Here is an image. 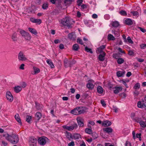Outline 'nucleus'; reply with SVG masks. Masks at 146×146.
<instances>
[{
  "label": "nucleus",
  "instance_id": "obj_51",
  "mask_svg": "<svg viewBox=\"0 0 146 146\" xmlns=\"http://www.w3.org/2000/svg\"><path fill=\"white\" fill-rule=\"evenodd\" d=\"M125 82L128 83L129 82V80L127 79H122L120 80V82Z\"/></svg>",
  "mask_w": 146,
  "mask_h": 146
},
{
  "label": "nucleus",
  "instance_id": "obj_41",
  "mask_svg": "<svg viewBox=\"0 0 146 146\" xmlns=\"http://www.w3.org/2000/svg\"><path fill=\"white\" fill-rule=\"evenodd\" d=\"M48 3H44L42 5V8L44 9H46L48 8Z\"/></svg>",
  "mask_w": 146,
  "mask_h": 146
},
{
  "label": "nucleus",
  "instance_id": "obj_61",
  "mask_svg": "<svg viewBox=\"0 0 146 146\" xmlns=\"http://www.w3.org/2000/svg\"><path fill=\"white\" fill-rule=\"evenodd\" d=\"M125 146H131V143L129 142L126 141L125 143Z\"/></svg>",
  "mask_w": 146,
  "mask_h": 146
},
{
  "label": "nucleus",
  "instance_id": "obj_13",
  "mask_svg": "<svg viewBox=\"0 0 146 146\" xmlns=\"http://www.w3.org/2000/svg\"><path fill=\"white\" fill-rule=\"evenodd\" d=\"M68 37L70 39L73 40H75L76 38V36L75 33L73 32L69 33L68 35Z\"/></svg>",
  "mask_w": 146,
  "mask_h": 146
},
{
  "label": "nucleus",
  "instance_id": "obj_53",
  "mask_svg": "<svg viewBox=\"0 0 146 146\" xmlns=\"http://www.w3.org/2000/svg\"><path fill=\"white\" fill-rule=\"evenodd\" d=\"M119 96L123 98H124L126 97V94L124 93H122L119 94Z\"/></svg>",
  "mask_w": 146,
  "mask_h": 146
},
{
  "label": "nucleus",
  "instance_id": "obj_52",
  "mask_svg": "<svg viewBox=\"0 0 146 146\" xmlns=\"http://www.w3.org/2000/svg\"><path fill=\"white\" fill-rule=\"evenodd\" d=\"M77 42L78 43H79L80 44H83L82 40L80 39L79 38H78L77 39Z\"/></svg>",
  "mask_w": 146,
  "mask_h": 146
},
{
  "label": "nucleus",
  "instance_id": "obj_48",
  "mask_svg": "<svg viewBox=\"0 0 146 146\" xmlns=\"http://www.w3.org/2000/svg\"><path fill=\"white\" fill-rule=\"evenodd\" d=\"M127 40L128 42L131 44H133V41L131 40L130 37L128 36L127 38Z\"/></svg>",
  "mask_w": 146,
  "mask_h": 146
},
{
  "label": "nucleus",
  "instance_id": "obj_9",
  "mask_svg": "<svg viewBox=\"0 0 146 146\" xmlns=\"http://www.w3.org/2000/svg\"><path fill=\"white\" fill-rule=\"evenodd\" d=\"M65 135L66 138L70 141H71L73 139V136L70 132L66 131L65 132Z\"/></svg>",
  "mask_w": 146,
  "mask_h": 146
},
{
  "label": "nucleus",
  "instance_id": "obj_30",
  "mask_svg": "<svg viewBox=\"0 0 146 146\" xmlns=\"http://www.w3.org/2000/svg\"><path fill=\"white\" fill-rule=\"evenodd\" d=\"M46 62L52 68H54V67L52 62L51 60L49 59H47L46 60Z\"/></svg>",
  "mask_w": 146,
  "mask_h": 146
},
{
  "label": "nucleus",
  "instance_id": "obj_11",
  "mask_svg": "<svg viewBox=\"0 0 146 146\" xmlns=\"http://www.w3.org/2000/svg\"><path fill=\"white\" fill-rule=\"evenodd\" d=\"M113 89H115L114 90V93L116 94H117L119 92L122 90V88L121 87H115Z\"/></svg>",
  "mask_w": 146,
  "mask_h": 146
},
{
  "label": "nucleus",
  "instance_id": "obj_39",
  "mask_svg": "<svg viewBox=\"0 0 146 146\" xmlns=\"http://www.w3.org/2000/svg\"><path fill=\"white\" fill-rule=\"evenodd\" d=\"M85 132L87 133L90 134L92 133V130L90 128H87L85 129Z\"/></svg>",
  "mask_w": 146,
  "mask_h": 146
},
{
  "label": "nucleus",
  "instance_id": "obj_10",
  "mask_svg": "<svg viewBox=\"0 0 146 146\" xmlns=\"http://www.w3.org/2000/svg\"><path fill=\"white\" fill-rule=\"evenodd\" d=\"M18 57L19 59L21 60L24 61L27 59L25 57V56L23 55V53L21 52H20L19 54Z\"/></svg>",
  "mask_w": 146,
  "mask_h": 146
},
{
  "label": "nucleus",
  "instance_id": "obj_64",
  "mask_svg": "<svg viewBox=\"0 0 146 146\" xmlns=\"http://www.w3.org/2000/svg\"><path fill=\"white\" fill-rule=\"evenodd\" d=\"M128 54L130 56L133 55V52L131 50L128 51Z\"/></svg>",
  "mask_w": 146,
  "mask_h": 146
},
{
  "label": "nucleus",
  "instance_id": "obj_63",
  "mask_svg": "<svg viewBox=\"0 0 146 146\" xmlns=\"http://www.w3.org/2000/svg\"><path fill=\"white\" fill-rule=\"evenodd\" d=\"M88 123L92 125H94L95 124L94 122L92 121H89Z\"/></svg>",
  "mask_w": 146,
  "mask_h": 146
},
{
  "label": "nucleus",
  "instance_id": "obj_42",
  "mask_svg": "<svg viewBox=\"0 0 146 146\" xmlns=\"http://www.w3.org/2000/svg\"><path fill=\"white\" fill-rule=\"evenodd\" d=\"M119 13L121 15L126 16L127 15L126 12L125 11L122 10L120 11Z\"/></svg>",
  "mask_w": 146,
  "mask_h": 146
},
{
  "label": "nucleus",
  "instance_id": "obj_14",
  "mask_svg": "<svg viewBox=\"0 0 146 146\" xmlns=\"http://www.w3.org/2000/svg\"><path fill=\"white\" fill-rule=\"evenodd\" d=\"M111 124V122L109 121L106 120L104 121L102 124L103 126L104 127H107L110 125Z\"/></svg>",
  "mask_w": 146,
  "mask_h": 146
},
{
  "label": "nucleus",
  "instance_id": "obj_46",
  "mask_svg": "<svg viewBox=\"0 0 146 146\" xmlns=\"http://www.w3.org/2000/svg\"><path fill=\"white\" fill-rule=\"evenodd\" d=\"M131 13L134 16H137L139 15L137 11H132L131 12Z\"/></svg>",
  "mask_w": 146,
  "mask_h": 146
},
{
  "label": "nucleus",
  "instance_id": "obj_56",
  "mask_svg": "<svg viewBox=\"0 0 146 146\" xmlns=\"http://www.w3.org/2000/svg\"><path fill=\"white\" fill-rule=\"evenodd\" d=\"M135 114L134 113H132L131 114V117L133 120L135 118Z\"/></svg>",
  "mask_w": 146,
  "mask_h": 146
},
{
  "label": "nucleus",
  "instance_id": "obj_29",
  "mask_svg": "<svg viewBox=\"0 0 146 146\" xmlns=\"http://www.w3.org/2000/svg\"><path fill=\"white\" fill-rule=\"evenodd\" d=\"M33 70H34V74H36L40 72V69L34 66L33 67Z\"/></svg>",
  "mask_w": 146,
  "mask_h": 146
},
{
  "label": "nucleus",
  "instance_id": "obj_7",
  "mask_svg": "<svg viewBox=\"0 0 146 146\" xmlns=\"http://www.w3.org/2000/svg\"><path fill=\"white\" fill-rule=\"evenodd\" d=\"M142 103L141 102L139 101L137 103V106L139 108H144L146 110V102H145L143 100Z\"/></svg>",
  "mask_w": 146,
  "mask_h": 146
},
{
  "label": "nucleus",
  "instance_id": "obj_12",
  "mask_svg": "<svg viewBox=\"0 0 146 146\" xmlns=\"http://www.w3.org/2000/svg\"><path fill=\"white\" fill-rule=\"evenodd\" d=\"M77 127V124L76 123H74L71 126H69L68 131H71L76 129Z\"/></svg>",
  "mask_w": 146,
  "mask_h": 146
},
{
  "label": "nucleus",
  "instance_id": "obj_28",
  "mask_svg": "<svg viewBox=\"0 0 146 146\" xmlns=\"http://www.w3.org/2000/svg\"><path fill=\"white\" fill-rule=\"evenodd\" d=\"M64 65L66 67H67L68 66L70 67V63L68 61L67 59L64 60Z\"/></svg>",
  "mask_w": 146,
  "mask_h": 146
},
{
  "label": "nucleus",
  "instance_id": "obj_26",
  "mask_svg": "<svg viewBox=\"0 0 146 146\" xmlns=\"http://www.w3.org/2000/svg\"><path fill=\"white\" fill-rule=\"evenodd\" d=\"M12 39L14 41H17V34L16 33H14L12 36Z\"/></svg>",
  "mask_w": 146,
  "mask_h": 146
},
{
  "label": "nucleus",
  "instance_id": "obj_8",
  "mask_svg": "<svg viewBox=\"0 0 146 146\" xmlns=\"http://www.w3.org/2000/svg\"><path fill=\"white\" fill-rule=\"evenodd\" d=\"M77 120L80 127H83L84 126V120L80 118H77Z\"/></svg>",
  "mask_w": 146,
  "mask_h": 146
},
{
  "label": "nucleus",
  "instance_id": "obj_34",
  "mask_svg": "<svg viewBox=\"0 0 146 146\" xmlns=\"http://www.w3.org/2000/svg\"><path fill=\"white\" fill-rule=\"evenodd\" d=\"M140 126L141 127L145 128L146 127V123L143 121L141 120L139 123Z\"/></svg>",
  "mask_w": 146,
  "mask_h": 146
},
{
  "label": "nucleus",
  "instance_id": "obj_37",
  "mask_svg": "<svg viewBox=\"0 0 146 146\" xmlns=\"http://www.w3.org/2000/svg\"><path fill=\"white\" fill-rule=\"evenodd\" d=\"M140 84L139 83H136L133 87V88L135 90H138L140 88Z\"/></svg>",
  "mask_w": 146,
  "mask_h": 146
},
{
  "label": "nucleus",
  "instance_id": "obj_58",
  "mask_svg": "<svg viewBox=\"0 0 146 146\" xmlns=\"http://www.w3.org/2000/svg\"><path fill=\"white\" fill-rule=\"evenodd\" d=\"M118 50L122 53L125 54V52L124 51H123L121 48H119Z\"/></svg>",
  "mask_w": 146,
  "mask_h": 146
},
{
  "label": "nucleus",
  "instance_id": "obj_44",
  "mask_svg": "<svg viewBox=\"0 0 146 146\" xmlns=\"http://www.w3.org/2000/svg\"><path fill=\"white\" fill-rule=\"evenodd\" d=\"M34 23H37L38 24H40L41 23V20L40 19H35Z\"/></svg>",
  "mask_w": 146,
  "mask_h": 146
},
{
  "label": "nucleus",
  "instance_id": "obj_17",
  "mask_svg": "<svg viewBox=\"0 0 146 146\" xmlns=\"http://www.w3.org/2000/svg\"><path fill=\"white\" fill-rule=\"evenodd\" d=\"M15 117L17 121L19 123V124L21 125L22 122L19 115L18 114H16L15 115Z\"/></svg>",
  "mask_w": 146,
  "mask_h": 146
},
{
  "label": "nucleus",
  "instance_id": "obj_19",
  "mask_svg": "<svg viewBox=\"0 0 146 146\" xmlns=\"http://www.w3.org/2000/svg\"><path fill=\"white\" fill-rule=\"evenodd\" d=\"M23 37L26 40L28 41H30L31 38V35L28 32Z\"/></svg>",
  "mask_w": 146,
  "mask_h": 146
},
{
  "label": "nucleus",
  "instance_id": "obj_2",
  "mask_svg": "<svg viewBox=\"0 0 146 146\" xmlns=\"http://www.w3.org/2000/svg\"><path fill=\"white\" fill-rule=\"evenodd\" d=\"M61 23L64 26H66L70 27L72 24V22L74 21L68 17H66L62 19L61 20Z\"/></svg>",
  "mask_w": 146,
  "mask_h": 146
},
{
  "label": "nucleus",
  "instance_id": "obj_59",
  "mask_svg": "<svg viewBox=\"0 0 146 146\" xmlns=\"http://www.w3.org/2000/svg\"><path fill=\"white\" fill-rule=\"evenodd\" d=\"M82 0H78V1H77L78 5L79 6H80L81 4L82 3Z\"/></svg>",
  "mask_w": 146,
  "mask_h": 146
},
{
  "label": "nucleus",
  "instance_id": "obj_5",
  "mask_svg": "<svg viewBox=\"0 0 146 146\" xmlns=\"http://www.w3.org/2000/svg\"><path fill=\"white\" fill-rule=\"evenodd\" d=\"M48 139L46 137L43 136L40 137L38 139V141L39 144L42 145H44L47 141Z\"/></svg>",
  "mask_w": 146,
  "mask_h": 146
},
{
  "label": "nucleus",
  "instance_id": "obj_38",
  "mask_svg": "<svg viewBox=\"0 0 146 146\" xmlns=\"http://www.w3.org/2000/svg\"><path fill=\"white\" fill-rule=\"evenodd\" d=\"M117 61L118 64H121L124 62V60L122 58H118Z\"/></svg>",
  "mask_w": 146,
  "mask_h": 146
},
{
  "label": "nucleus",
  "instance_id": "obj_55",
  "mask_svg": "<svg viewBox=\"0 0 146 146\" xmlns=\"http://www.w3.org/2000/svg\"><path fill=\"white\" fill-rule=\"evenodd\" d=\"M101 103L102 106H105L106 105L105 101L103 100H101Z\"/></svg>",
  "mask_w": 146,
  "mask_h": 146
},
{
  "label": "nucleus",
  "instance_id": "obj_1",
  "mask_svg": "<svg viewBox=\"0 0 146 146\" xmlns=\"http://www.w3.org/2000/svg\"><path fill=\"white\" fill-rule=\"evenodd\" d=\"M3 136L5 137L6 139L13 144L17 143L19 141L18 136L17 135L12 134L9 135L5 133L3 134Z\"/></svg>",
  "mask_w": 146,
  "mask_h": 146
},
{
  "label": "nucleus",
  "instance_id": "obj_3",
  "mask_svg": "<svg viewBox=\"0 0 146 146\" xmlns=\"http://www.w3.org/2000/svg\"><path fill=\"white\" fill-rule=\"evenodd\" d=\"M85 112V108L83 107H77L74 110H71L70 113L75 115H78L83 113Z\"/></svg>",
  "mask_w": 146,
  "mask_h": 146
},
{
  "label": "nucleus",
  "instance_id": "obj_27",
  "mask_svg": "<svg viewBox=\"0 0 146 146\" xmlns=\"http://www.w3.org/2000/svg\"><path fill=\"white\" fill-rule=\"evenodd\" d=\"M42 114L40 112H37L36 113L35 115V117L37 118L38 120H39L42 117Z\"/></svg>",
  "mask_w": 146,
  "mask_h": 146
},
{
  "label": "nucleus",
  "instance_id": "obj_15",
  "mask_svg": "<svg viewBox=\"0 0 146 146\" xmlns=\"http://www.w3.org/2000/svg\"><path fill=\"white\" fill-rule=\"evenodd\" d=\"M103 129L104 131L108 133H111L113 131L112 129L110 127H106L104 128Z\"/></svg>",
  "mask_w": 146,
  "mask_h": 146
},
{
  "label": "nucleus",
  "instance_id": "obj_54",
  "mask_svg": "<svg viewBox=\"0 0 146 146\" xmlns=\"http://www.w3.org/2000/svg\"><path fill=\"white\" fill-rule=\"evenodd\" d=\"M74 145L75 144L74 142L73 141H72L68 144V146H74Z\"/></svg>",
  "mask_w": 146,
  "mask_h": 146
},
{
  "label": "nucleus",
  "instance_id": "obj_60",
  "mask_svg": "<svg viewBox=\"0 0 146 146\" xmlns=\"http://www.w3.org/2000/svg\"><path fill=\"white\" fill-rule=\"evenodd\" d=\"M140 46L141 48L144 49L145 47H146V44H142L140 45Z\"/></svg>",
  "mask_w": 146,
  "mask_h": 146
},
{
  "label": "nucleus",
  "instance_id": "obj_23",
  "mask_svg": "<svg viewBox=\"0 0 146 146\" xmlns=\"http://www.w3.org/2000/svg\"><path fill=\"white\" fill-rule=\"evenodd\" d=\"M125 73V71H119L117 72V75L118 77L123 76Z\"/></svg>",
  "mask_w": 146,
  "mask_h": 146
},
{
  "label": "nucleus",
  "instance_id": "obj_40",
  "mask_svg": "<svg viewBox=\"0 0 146 146\" xmlns=\"http://www.w3.org/2000/svg\"><path fill=\"white\" fill-rule=\"evenodd\" d=\"M85 50L87 52H89L92 54L93 53L92 51L91 48H89L87 46L85 47Z\"/></svg>",
  "mask_w": 146,
  "mask_h": 146
},
{
  "label": "nucleus",
  "instance_id": "obj_25",
  "mask_svg": "<svg viewBox=\"0 0 146 146\" xmlns=\"http://www.w3.org/2000/svg\"><path fill=\"white\" fill-rule=\"evenodd\" d=\"M111 24L113 27H117L119 25V22L117 21H115L112 22Z\"/></svg>",
  "mask_w": 146,
  "mask_h": 146
},
{
  "label": "nucleus",
  "instance_id": "obj_49",
  "mask_svg": "<svg viewBox=\"0 0 146 146\" xmlns=\"http://www.w3.org/2000/svg\"><path fill=\"white\" fill-rule=\"evenodd\" d=\"M69 62L70 63V67L72 66L73 64H75L76 63V61L74 60L71 61H69Z\"/></svg>",
  "mask_w": 146,
  "mask_h": 146
},
{
  "label": "nucleus",
  "instance_id": "obj_20",
  "mask_svg": "<svg viewBox=\"0 0 146 146\" xmlns=\"http://www.w3.org/2000/svg\"><path fill=\"white\" fill-rule=\"evenodd\" d=\"M86 87L89 89L92 90L94 88V85L92 83L88 82L87 84Z\"/></svg>",
  "mask_w": 146,
  "mask_h": 146
},
{
  "label": "nucleus",
  "instance_id": "obj_22",
  "mask_svg": "<svg viewBox=\"0 0 146 146\" xmlns=\"http://www.w3.org/2000/svg\"><path fill=\"white\" fill-rule=\"evenodd\" d=\"M125 24L128 25H131L133 24V21L130 19H127L125 20Z\"/></svg>",
  "mask_w": 146,
  "mask_h": 146
},
{
  "label": "nucleus",
  "instance_id": "obj_43",
  "mask_svg": "<svg viewBox=\"0 0 146 146\" xmlns=\"http://www.w3.org/2000/svg\"><path fill=\"white\" fill-rule=\"evenodd\" d=\"M92 139H96L97 137V134L95 133H92Z\"/></svg>",
  "mask_w": 146,
  "mask_h": 146
},
{
  "label": "nucleus",
  "instance_id": "obj_36",
  "mask_svg": "<svg viewBox=\"0 0 146 146\" xmlns=\"http://www.w3.org/2000/svg\"><path fill=\"white\" fill-rule=\"evenodd\" d=\"M141 120L142 119L141 117H135L133 120L137 123H139L141 121Z\"/></svg>",
  "mask_w": 146,
  "mask_h": 146
},
{
  "label": "nucleus",
  "instance_id": "obj_57",
  "mask_svg": "<svg viewBox=\"0 0 146 146\" xmlns=\"http://www.w3.org/2000/svg\"><path fill=\"white\" fill-rule=\"evenodd\" d=\"M139 93V92L137 90H135L133 93L134 95H135V96H137Z\"/></svg>",
  "mask_w": 146,
  "mask_h": 146
},
{
  "label": "nucleus",
  "instance_id": "obj_47",
  "mask_svg": "<svg viewBox=\"0 0 146 146\" xmlns=\"http://www.w3.org/2000/svg\"><path fill=\"white\" fill-rule=\"evenodd\" d=\"M119 54L118 53L113 54V57L115 59H117L119 57Z\"/></svg>",
  "mask_w": 146,
  "mask_h": 146
},
{
  "label": "nucleus",
  "instance_id": "obj_35",
  "mask_svg": "<svg viewBox=\"0 0 146 146\" xmlns=\"http://www.w3.org/2000/svg\"><path fill=\"white\" fill-rule=\"evenodd\" d=\"M72 48L73 50L75 51H77L79 48V46L76 44H75L73 45Z\"/></svg>",
  "mask_w": 146,
  "mask_h": 146
},
{
  "label": "nucleus",
  "instance_id": "obj_50",
  "mask_svg": "<svg viewBox=\"0 0 146 146\" xmlns=\"http://www.w3.org/2000/svg\"><path fill=\"white\" fill-rule=\"evenodd\" d=\"M138 29H139L143 33H145L146 32V30L142 28L141 27H138Z\"/></svg>",
  "mask_w": 146,
  "mask_h": 146
},
{
  "label": "nucleus",
  "instance_id": "obj_24",
  "mask_svg": "<svg viewBox=\"0 0 146 146\" xmlns=\"http://www.w3.org/2000/svg\"><path fill=\"white\" fill-rule=\"evenodd\" d=\"M22 88L20 86H17L14 87V90L16 93H18L21 90Z\"/></svg>",
  "mask_w": 146,
  "mask_h": 146
},
{
  "label": "nucleus",
  "instance_id": "obj_21",
  "mask_svg": "<svg viewBox=\"0 0 146 146\" xmlns=\"http://www.w3.org/2000/svg\"><path fill=\"white\" fill-rule=\"evenodd\" d=\"M29 31L32 34H33L35 35H37V32L35 29L32 28L30 27L28 28Z\"/></svg>",
  "mask_w": 146,
  "mask_h": 146
},
{
  "label": "nucleus",
  "instance_id": "obj_18",
  "mask_svg": "<svg viewBox=\"0 0 146 146\" xmlns=\"http://www.w3.org/2000/svg\"><path fill=\"white\" fill-rule=\"evenodd\" d=\"M97 92L100 94H102L103 93L104 90L103 88L100 86H98L97 88Z\"/></svg>",
  "mask_w": 146,
  "mask_h": 146
},
{
  "label": "nucleus",
  "instance_id": "obj_16",
  "mask_svg": "<svg viewBox=\"0 0 146 146\" xmlns=\"http://www.w3.org/2000/svg\"><path fill=\"white\" fill-rule=\"evenodd\" d=\"M106 55V53L104 52H103V54H100L98 56L99 60L101 61H103L104 60V57Z\"/></svg>",
  "mask_w": 146,
  "mask_h": 146
},
{
  "label": "nucleus",
  "instance_id": "obj_31",
  "mask_svg": "<svg viewBox=\"0 0 146 146\" xmlns=\"http://www.w3.org/2000/svg\"><path fill=\"white\" fill-rule=\"evenodd\" d=\"M73 139L74 138L76 140L79 139L80 138H81L80 135L78 133H75L73 135Z\"/></svg>",
  "mask_w": 146,
  "mask_h": 146
},
{
  "label": "nucleus",
  "instance_id": "obj_4",
  "mask_svg": "<svg viewBox=\"0 0 146 146\" xmlns=\"http://www.w3.org/2000/svg\"><path fill=\"white\" fill-rule=\"evenodd\" d=\"M36 139L34 137H30L29 140V143L30 146H36Z\"/></svg>",
  "mask_w": 146,
  "mask_h": 146
},
{
  "label": "nucleus",
  "instance_id": "obj_33",
  "mask_svg": "<svg viewBox=\"0 0 146 146\" xmlns=\"http://www.w3.org/2000/svg\"><path fill=\"white\" fill-rule=\"evenodd\" d=\"M108 38L109 40H115L114 37L111 34H109L108 35Z\"/></svg>",
  "mask_w": 146,
  "mask_h": 146
},
{
  "label": "nucleus",
  "instance_id": "obj_32",
  "mask_svg": "<svg viewBox=\"0 0 146 146\" xmlns=\"http://www.w3.org/2000/svg\"><path fill=\"white\" fill-rule=\"evenodd\" d=\"M19 32L21 35V36L23 37L27 33V32L25 31L22 29H19Z\"/></svg>",
  "mask_w": 146,
  "mask_h": 146
},
{
  "label": "nucleus",
  "instance_id": "obj_45",
  "mask_svg": "<svg viewBox=\"0 0 146 146\" xmlns=\"http://www.w3.org/2000/svg\"><path fill=\"white\" fill-rule=\"evenodd\" d=\"M31 118V117L29 115H27L26 117V121L28 122L29 123L30 121V120Z\"/></svg>",
  "mask_w": 146,
  "mask_h": 146
},
{
  "label": "nucleus",
  "instance_id": "obj_62",
  "mask_svg": "<svg viewBox=\"0 0 146 146\" xmlns=\"http://www.w3.org/2000/svg\"><path fill=\"white\" fill-rule=\"evenodd\" d=\"M25 64H22L19 67V68L20 69L24 70V66Z\"/></svg>",
  "mask_w": 146,
  "mask_h": 146
},
{
  "label": "nucleus",
  "instance_id": "obj_6",
  "mask_svg": "<svg viewBox=\"0 0 146 146\" xmlns=\"http://www.w3.org/2000/svg\"><path fill=\"white\" fill-rule=\"evenodd\" d=\"M6 97L7 100L10 102H12L13 100V97L11 93L9 91H8L7 92Z\"/></svg>",
  "mask_w": 146,
  "mask_h": 146
}]
</instances>
